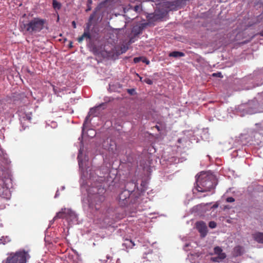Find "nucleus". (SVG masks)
I'll list each match as a JSON object with an SVG mask.
<instances>
[{"label": "nucleus", "mask_w": 263, "mask_h": 263, "mask_svg": "<svg viewBox=\"0 0 263 263\" xmlns=\"http://www.w3.org/2000/svg\"><path fill=\"white\" fill-rule=\"evenodd\" d=\"M169 57L178 58V57H182L185 55L184 53L182 52L175 51L172 52H170L168 54Z\"/></svg>", "instance_id": "nucleus-12"}, {"label": "nucleus", "mask_w": 263, "mask_h": 263, "mask_svg": "<svg viewBox=\"0 0 263 263\" xmlns=\"http://www.w3.org/2000/svg\"><path fill=\"white\" fill-rule=\"evenodd\" d=\"M226 200L228 202H233L235 201V199L232 197H229L227 198Z\"/></svg>", "instance_id": "nucleus-25"}, {"label": "nucleus", "mask_w": 263, "mask_h": 263, "mask_svg": "<svg viewBox=\"0 0 263 263\" xmlns=\"http://www.w3.org/2000/svg\"><path fill=\"white\" fill-rule=\"evenodd\" d=\"M95 16H96V12H93L92 14H91L90 15L89 18V23L87 24V25L89 24L90 26V23H91L92 20H93V18L95 17Z\"/></svg>", "instance_id": "nucleus-21"}, {"label": "nucleus", "mask_w": 263, "mask_h": 263, "mask_svg": "<svg viewBox=\"0 0 263 263\" xmlns=\"http://www.w3.org/2000/svg\"><path fill=\"white\" fill-rule=\"evenodd\" d=\"M127 241H128L131 244V246L132 247H133V246H134L135 245L134 242L131 240L127 239Z\"/></svg>", "instance_id": "nucleus-32"}, {"label": "nucleus", "mask_w": 263, "mask_h": 263, "mask_svg": "<svg viewBox=\"0 0 263 263\" xmlns=\"http://www.w3.org/2000/svg\"><path fill=\"white\" fill-rule=\"evenodd\" d=\"M138 8H139V6H136L135 7V10L136 11H137Z\"/></svg>", "instance_id": "nucleus-34"}, {"label": "nucleus", "mask_w": 263, "mask_h": 263, "mask_svg": "<svg viewBox=\"0 0 263 263\" xmlns=\"http://www.w3.org/2000/svg\"><path fill=\"white\" fill-rule=\"evenodd\" d=\"M20 120L21 122L24 121H28L30 122L32 119V115L30 114H26L24 112H20L19 114Z\"/></svg>", "instance_id": "nucleus-9"}, {"label": "nucleus", "mask_w": 263, "mask_h": 263, "mask_svg": "<svg viewBox=\"0 0 263 263\" xmlns=\"http://www.w3.org/2000/svg\"><path fill=\"white\" fill-rule=\"evenodd\" d=\"M78 162H79V166H80V167H82V161L79 160V155H78Z\"/></svg>", "instance_id": "nucleus-30"}, {"label": "nucleus", "mask_w": 263, "mask_h": 263, "mask_svg": "<svg viewBox=\"0 0 263 263\" xmlns=\"http://www.w3.org/2000/svg\"><path fill=\"white\" fill-rule=\"evenodd\" d=\"M77 218L75 213L71 210L65 208L64 219L67 220H73Z\"/></svg>", "instance_id": "nucleus-7"}, {"label": "nucleus", "mask_w": 263, "mask_h": 263, "mask_svg": "<svg viewBox=\"0 0 263 263\" xmlns=\"http://www.w3.org/2000/svg\"><path fill=\"white\" fill-rule=\"evenodd\" d=\"M72 26L74 28H76V22L74 21H73L72 22Z\"/></svg>", "instance_id": "nucleus-33"}, {"label": "nucleus", "mask_w": 263, "mask_h": 263, "mask_svg": "<svg viewBox=\"0 0 263 263\" xmlns=\"http://www.w3.org/2000/svg\"><path fill=\"white\" fill-rule=\"evenodd\" d=\"M130 192L128 190H125L123 191L119 196L120 201H122L123 204H126L127 203V199H128L130 196Z\"/></svg>", "instance_id": "nucleus-6"}, {"label": "nucleus", "mask_w": 263, "mask_h": 263, "mask_svg": "<svg viewBox=\"0 0 263 263\" xmlns=\"http://www.w3.org/2000/svg\"><path fill=\"white\" fill-rule=\"evenodd\" d=\"M88 3L90 4L92 3V1L91 0H88Z\"/></svg>", "instance_id": "nucleus-37"}, {"label": "nucleus", "mask_w": 263, "mask_h": 263, "mask_svg": "<svg viewBox=\"0 0 263 263\" xmlns=\"http://www.w3.org/2000/svg\"><path fill=\"white\" fill-rule=\"evenodd\" d=\"M243 253V248L241 246H237L233 249V255L235 257L240 256Z\"/></svg>", "instance_id": "nucleus-10"}, {"label": "nucleus", "mask_w": 263, "mask_h": 263, "mask_svg": "<svg viewBox=\"0 0 263 263\" xmlns=\"http://www.w3.org/2000/svg\"><path fill=\"white\" fill-rule=\"evenodd\" d=\"M142 62L143 63H146L147 65H148L150 63L149 61L145 58L143 59V60H142Z\"/></svg>", "instance_id": "nucleus-29"}, {"label": "nucleus", "mask_w": 263, "mask_h": 263, "mask_svg": "<svg viewBox=\"0 0 263 263\" xmlns=\"http://www.w3.org/2000/svg\"><path fill=\"white\" fill-rule=\"evenodd\" d=\"M52 6L54 9L60 10L61 8L62 5L60 2H58L57 0H53Z\"/></svg>", "instance_id": "nucleus-16"}, {"label": "nucleus", "mask_w": 263, "mask_h": 263, "mask_svg": "<svg viewBox=\"0 0 263 263\" xmlns=\"http://www.w3.org/2000/svg\"><path fill=\"white\" fill-rule=\"evenodd\" d=\"M89 27L90 25L88 24L87 28L84 30L83 34L81 36L78 37V41L79 43H81L84 39L89 40L91 39V35L89 32Z\"/></svg>", "instance_id": "nucleus-8"}, {"label": "nucleus", "mask_w": 263, "mask_h": 263, "mask_svg": "<svg viewBox=\"0 0 263 263\" xmlns=\"http://www.w3.org/2000/svg\"><path fill=\"white\" fill-rule=\"evenodd\" d=\"M134 42V41L133 40L132 38H131L129 39L127 45H129L130 44H132Z\"/></svg>", "instance_id": "nucleus-31"}, {"label": "nucleus", "mask_w": 263, "mask_h": 263, "mask_svg": "<svg viewBox=\"0 0 263 263\" xmlns=\"http://www.w3.org/2000/svg\"><path fill=\"white\" fill-rule=\"evenodd\" d=\"M212 260L214 261V262H220L221 261V260L219 258V257L218 256H216V257H212L211 258Z\"/></svg>", "instance_id": "nucleus-23"}, {"label": "nucleus", "mask_w": 263, "mask_h": 263, "mask_svg": "<svg viewBox=\"0 0 263 263\" xmlns=\"http://www.w3.org/2000/svg\"><path fill=\"white\" fill-rule=\"evenodd\" d=\"M64 215H65V208L62 209L61 211L57 213L56 215L54 217L53 220H56L58 219H64Z\"/></svg>", "instance_id": "nucleus-13"}, {"label": "nucleus", "mask_w": 263, "mask_h": 263, "mask_svg": "<svg viewBox=\"0 0 263 263\" xmlns=\"http://www.w3.org/2000/svg\"><path fill=\"white\" fill-rule=\"evenodd\" d=\"M90 9H91V8L88 7V8L87 9L86 11H87L90 10Z\"/></svg>", "instance_id": "nucleus-38"}, {"label": "nucleus", "mask_w": 263, "mask_h": 263, "mask_svg": "<svg viewBox=\"0 0 263 263\" xmlns=\"http://www.w3.org/2000/svg\"><path fill=\"white\" fill-rule=\"evenodd\" d=\"M10 241V240L8 237H2L1 238H0V245H5Z\"/></svg>", "instance_id": "nucleus-17"}, {"label": "nucleus", "mask_w": 263, "mask_h": 263, "mask_svg": "<svg viewBox=\"0 0 263 263\" xmlns=\"http://www.w3.org/2000/svg\"><path fill=\"white\" fill-rule=\"evenodd\" d=\"M222 252V249L219 247H216L214 248V253L215 254L217 255Z\"/></svg>", "instance_id": "nucleus-18"}, {"label": "nucleus", "mask_w": 263, "mask_h": 263, "mask_svg": "<svg viewBox=\"0 0 263 263\" xmlns=\"http://www.w3.org/2000/svg\"><path fill=\"white\" fill-rule=\"evenodd\" d=\"M58 191L57 192L56 194H55V197H57V196H58Z\"/></svg>", "instance_id": "nucleus-40"}, {"label": "nucleus", "mask_w": 263, "mask_h": 263, "mask_svg": "<svg viewBox=\"0 0 263 263\" xmlns=\"http://www.w3.org/2000/svg\"><path fill=\"white\" fill-rule=\"evenodd\" d=\"M101 106V105H100V106H98L93 107V108H91L88 112L89 115L96 116L97 112Z\"/></svg>", "instance_id": "nucleus-15"}, {"label": "nucleus", "mask_w": 263, "mask_h": 263, "mask_svg": "<svg viewBox=\"0 0 263 263\" xmlns=\"http://www.w3.org/2000/svg\"><path fill=\"white\" fill-rule=\"evenodd\" d=\"M216 184L217 180L214 175L203 173L197 179L196 190L198 192H210L214 189Z\"/></svg>", "instance_id": "nucleus-1"}, {"label": "nucleus", "mask_w": 263, "mask_h": 263, "mask_svg": "<svg viewBox=\"0 0 263 263\" xmlns=\"http://www.w3.org/2000/svg\"><path fill=\"white\" fill-rule=\"evenodd\" d=\"M91 116V115H89V114H88V115L86 116V117L85 118V121H84V123L83 124V126L87 122V121L89 120V118L90 116Z\"/></svg>", "instance_id": "nucleus-28"}, {"label": "nucleus", "mask_w": 263, "mask_h": 263, "mask_svg": "<svg viewBox=\"0 0 263 263\" xmlns=\"http://www.w3.org/2000/svg\"><path fill=\"white\" fill-rule=\"evenodd\" d=\"M254 239L258 242L263 243V233L257 232L253 234Z\"/></svg>", "instance_id": "nucleus-11"}, {"label": "nucleus", "mask_w": 263, "mask_h": 263, "mask_svg": "<svg viewBox=\"0 0 263 263\" xmlns=\"http://www.w3.org/2000/svg\"><path fill=\"white\" fill-rule=\"evenodd\" d=\"M46 21L40 17H34L28 23H23L21 28L23 31L29 33H35L43 29Z\"/></svg>", "instance_id": "nucleus-2"}, {"label": "nucleus", "mask_w": 263, "mask_h": 263, "mask_svg": "<svg viewBox=\"0 0 263 263\" xmlns=\"http://www.w3.org/2000/svg\"><path fill=\"white\" fill-rule=\"evenodd\" d=\"M141 57H136L134 59V62L135 63H137L139 62L142 60Z\"/></svg>", "instance_id": "nucleus-24"}, {"label": "nucleus", "mask_w": 263, "mask_h": 263, "mask_svg": "<svg viewBox=\"0 0 263 263\" xmlns=\"http://www.w3.org/2000/svg\"><path fill=\"white\" fill-rule=\"evenodd\" d=\"M144 82L149 85H152L153 83L152 80L150 79L149 78H145L144 80Z\"/></svg>", "instance_id": "nucleus-22"}, {"label": "nucleus", "mask_w": 263, "mask_h": 263, "mask_svg": "<svg viewBox=\"0 0 263 263\" xmlns=\"http://www.w3.org/2000/svg\"><path fill=\"white\" fill-rule=\"evenodd\" d=\"M216 226H217L216 223L213 221H210L209 223V227L212 229L216 228Z\"/></svg>", "instance_id": "nucleus-20"}, {"label": "nucleus", "mask_w": 263, "mask_h": 263, "mask_svg": "<svg viewBox=\"0 0 263 263\" xmlns=\"http://www.w3.org/2000/svg\"><path fill=\"white\" fill-rule=\"evenodd\" d=\"M213 76L214 77H217L219 78H222V76L221 72H217V73H213Z\"/></svg>", "instance_id": "nucleus-26"}, {"label": "nucleus", "mask_w": 263, "mask_h": 263, "mask_svg": "<svg viewBox=\"0 0 263 263\" xmlns=\"http://www.w3.org/2000/svg\"><path fill=\"white\" fill-rule=\"evenodd\" d=\"M260 34L261 36H263V31L260 32Z\"/></svg>", "instance_id": "nucleus-39"}, {"label": "nucleus", "mask_w": 263, "mask_h": 263, "mask_svg": "<svg viewBox=\"0 0 263 263\" xmlns=\"http://www.w3.org/2000/svg\"><path fill=\"white\" fill-rule=\"evenodd\" d=\"M29 258L30 255L28 251L21 249L8 254L4 263H26Z\"/></svg>", "instance_id": "nucleus-3"}, {"label": "nucleus", "mask_w": 263, "mask_h": 263, "mask_svg": "<svg viewBox=\"0 0 263 263\" xmlns=\"http://www.w3.org/2000/svg\"><path fill=\"white\" fill-rule=\"evenodd\" d=\"M217 256H218L219 258L222 261L226 257V255L224 253L222 252L221 253L218 254Z\"/></svg>", "instance_id": "nucleus-19"}, {"label": "nucleus", "mask_w": 263, "mask_h": 263, "mask_svg": "<svg viewBox=\"0 0 263 263\" xmlns=\"http://www.w3.org/2000/svg\"><path fill=\"white\" fill-rule=\"evenodd\" d=\"M105 200V197L103 195H95L93 200L89 202V207L91 209H95V210L98 211L101 208V204Z\"/></svg>", "instance_id": "nucleus-4"}, {"label": "nucleus", "mask_w": 263, "mask_h": 263, "mask_svg": "<svg viewBox=\"0 0 263 263\" xmlns=\"http://www.w3.org/2000/svg\"><path fill=\"white\" fill-rule=\"evenodd\" d=\"M155 127H156V128L158 130H160V128H159V127L158 126L156 125V126H155Z\"/></svg>", "instance_id": "nucleus-36"}, {"label": "nucleus", "mask_w": 263, "mask_h": 263, "mask_svg": "<svg viewBox=\"0 0 263 263\" xmlns=\"http://www.w3.org/2000/svg\"><path fill=\"white\" fill-rule=\"evenodd\" d=\"M142 29H143V28L142 27H141V26L139 27L138 31L136 33V34L138 35V34L141 33Z\"/></svg>", "instance_id": "nucleus-27"}, {"label": "nucleus", "mask_w": 263, "mask_h": 263, "mask_svg": "<svg viewBox=\"0 0 263 263\" xmlns=\"http://www.w3.org/2000/svg\"><path fill=\"white\" fill-rule=\"evenodd\" d=\"M53 91H54V93H55V94H57V93H58V91L57 92V90H56V89H55V88L54 86H53Z\"/></svg>", "instance_id": "nucleus-35"}, {"label": "nucleus", "mask_w": 263, "mask_h": 263, "mask_svg": "<svg viewBox=\"0 0 263 263\" xmlns=\"http://www.w3.org/2000/svg\"><path fill=\"white\" fill-rule=\"evenodd\" d=\"M128 49V45L123 44L120 47V50H118L117 52L120 54L125 53Z\"/></svg>", "instance_id": "nucleus-14"}, {"label": "nucleus", "mask_w": 263, "mask_h": 263, "mask_svg": "<svg viewBox=\"0 0 263 263\" xmlns=\"http://www.w3.org/2000/svg\"><path fill=\"white\" fill-rule=\"evenodd\" d=\"M196 228L202 237H205L207 233V227L203 221H198L196 223Z\"/></svg>", "instance_id": "nucleus-5"}, {"label": "nucleus", "mask_w": 263, "mask_h": 263, "mask_svg": "<svg viewBox=\"0 0 263 263\" xmlns=\"http://www.w3.org/2000/svg\"><path fill=\"white\" fill-rule=\"evenodd\" d=\"M208 195H205L204 194L202 197H205L206 196H207Z\"/></svg>", "instance_id": "nucleus-41"}]
</instances>
